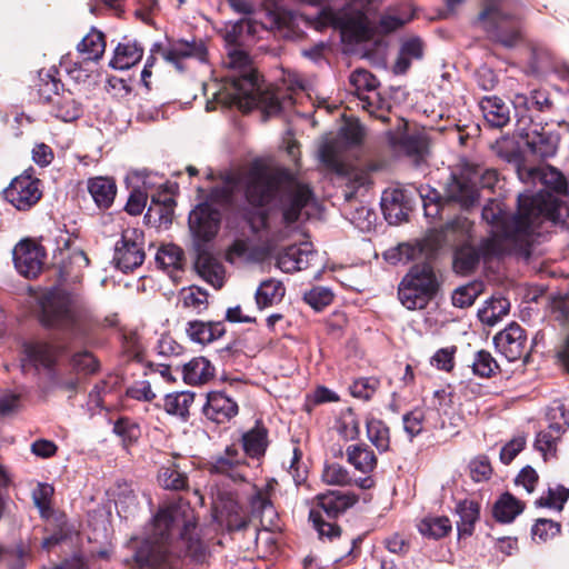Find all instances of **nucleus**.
Instances as JSON below:
<instances>
[{
  "label": "nucleus",
  "instance_id": "obj_37",
  "mask_svg": "<svg viewBox=\"0 0 569 569\" xmlns=\"http://www.w3.org/2000/svg\"><path fill=\"white\" fill-rule=\"evenodd\" d=\"M51 112L56 118L64 122H71L81 116L82 109L81 104L71 94H67L57 96L52 100Z\"/></svg>",
  "mask_w": 569,
  "mask_h": 569
},
{
  "label": "nucleus",
  "instance_id": "obj_29",
  "mask_svg": "<svg viewBox=\"0 0 569 569\" xmlns=\"http://www.w3.org/2000/svg\"><path fill=\"white\" fill-rule=\"evenodd\" d=\"M143 49L137 42L119 43L114 50L110 67L118 70H127L139 62L142 58Z\"/></svg>",
  "mask_w": 569,
  "mask_h": 569
},
{
  "label": "nucleus",
  "instance_id": "obj_28",
  "mask_svg": "<svg viewBox=\"0 0 569 569\" xmlns=\"http://www.w3.org/2000/svg\"><path fill=\"white\" fill-rule=\"evenodd\" d=\"M480 109L487 122L501 128L509 121V108L498 97H485L480 101Z\"/></svg>",
  "mask_w": 569,
  "mask_h": 569
},
{
  "label": "nucleus",
  "instance_id": "obj_24",
  "mask_svg": "<svg viewBox=\"0 0 569 569\" xmlns=\"http://www.w3.org/2000/svg\"><path fill=\"white\" fill-rule=\"evenodd\" d=\"M87 188L97 207L100 209L111 207L117 193V186L113 179L108 177L90 178Z\"/></svg>",
  "mask_w": 569,
  "mask_h": 569
},
{
  "label": "nucleus",
  "instance_id": "obj_49",
  "mask_svg": "<svg viewBox=\"0 0 569 569\" xmlns=\"http://www.w3.org/2000/svg\"><path fill=\"white\" fill-rule=\"evenodd\" d=\"M159 482L166 489L182 490L187 487V476L174 465L162 467L159 472Z\"/></svg>",
  "mask_w": 569,
  "mask_h": 569
},
{
  "label": "nucleus",
  "instance_id": "obj_36",
  "mask_svg": "<svg viewBox=\"0 0 569 569\" xmlns=\"http://www.w3.org/2000/svg\"><path fill=\"white\" fill-rule=\"evenodd\" d=\"M510 303L506 298L493 297L478 311V317L482 323L495 326L508 315Z\"/></svg>",
  "mask_w": 569,
  "mask_h": 569
},
{
  "label": "nucleus",
  "instance_id": "obj_40",
  "mask_svg": "<svg viewBox=\"0 0 569 569\" xmlns=\"http://www.w3.org/2000/svg\"><path fill=\"white\" fill-rule=\"evenodd\" d=\"M77 49L86 60H99L106 49L103 33L92 30L79 42Z\"/></svg>",
  "mask_w": 569,
  "mask_h": 569
},
{
  "label": "nucleus",
  "instance_id": "obj_59",
  "mask_svg": "<svg viewBox=\"0 0 569 569\" xmlns=\"http://www.w3.org/2000/svg\"><path fill=\"white\" fill-rule=\"evenodd\" d=\"M379 380L373 377L359 378L350 386V392L353 397L368 400L376 392Z\"/></svg>",
  "mask_w": 569,
  "mask_h": 569
},
{
  "label": "nucleus",
  "instance_id": "obj_32",
  "mask_svg": "<svg viewBox=\"0 0 569 569\" xmlns=\"http://www.w3.org/2000/svg\"><path fill=\"white\" fill-rule=\"evenodd\" d=\"M214 376V367L203 357L190 360L183 367V379L189 385L206 383Z\"/></svg>",
  "mask_w": 569,
  "mask_h": 569
},
{
  "label": "nucleus",
  "instance_id": "obj_56",
  "mask_svg": "<svg viewBox=\"0 0 569 569\" xmlns=\"http://www.w3.org/2000/svg\"><path fill=\"white\" fill-rule=\"evenodd\" d=\"M227 261L230 263L248 262L253 259L250 242L244 239H237L229 247L227 254Z\"/></svg>",
  "mask_w": 569,
  "mask_h": 569
},
{
  "label": "nucleus",
  "instance_id": "obj_9",
  "mask_svg": "<svg viewBox=\"0 0 569 569\" xmlns=\"http://www.w3.org/2000/svg\"><path fill=\"white\" fill-rule=\"evenodd\" d=\"M363 0H350L341 10L325 8L319 12L316 28L322 29L328 26L340 29L343 33L350 34L355 40L368 39L372 36L373 27L363 10Z\"/></svg>",
  "mask_w": 569,
  "mask_h": 569
},
{
  "label": "nucleus",
  "instance_id": "obj_10",
  "mask_svg": "<svg viewBox=\"0 0 569 569\" xmlns=\"http://www.w3.org/2000/svg\"><path fill=\"white\" fill-rule=\"evenodd\" d=\"M365 138V128L358 121L346 123L337 137L326 139L318 151L323 166L335 172L345 171L343 153L349 147L358 146Z\"/></svg>",
  "mask_w": 569,
  "mask_h": 569
},
{
  "label": "nucleus",
  "instance_id": "obj_53",
  "mask_svg": "<svg viewBox=\"0 0 569 569\" xmlns=\"http://www.w3.org/2000/svg\"><path fill=\"white\" fill-rule=\"evenodd\" d=\"M560 532V525L549 519H538L531 529L532 539L539 542H546Z\"/></svg>",
  "mask_w": 569,
  "mask_h": 569
},
{
  "label": "nucleus",
  "instance_id": "obj_22",
  "mask_svg": "<svg viewBox=\"0 0 569 569\" xmlns=\"http://www.w3.org/2000/svg\"><path fill=\"white\" fill-rule=\"evenodd\" d=\"M317 501V506L328 518H337L347 509L351 508L358 501V497L351 492L330 490L318 495Z\"/></svg>",
  "mask_w": 569,
  "mask_h": 569
},
{
  "label": "nucleus",
  "instance_id": "obj_12",
  "mask_svg": "<svg viewBox=\"0 0 569 569\" xmlns=\"http://www.w3.org/2000/svg\"><path fill=\"white\" fill-rule=\"evenodd\" d=\"M4 199L19 211H28L42 197L41 181L24 171L3 190Z\"/></svg>",
  "mask_w": 569,
  "mask_h": 569
},
{
  "label": "nucleus",
  "instance_id": "obj_58",
  "mask_svg": "<svg viewBox=\"0 0 569 569\" xmlns=\"http://www.w3.org/2000/svg\"><path fill=\"white\" fill-rule=\"evenodd\" d=\"M497 369L498 363L488 351L481 350L476 353L472 363V370L475 375L488 378L493 375Z\"/></svg>",
  "mask_w": 569,
  "mask_h": 569
},
{
  "label": "nucleus",
  "instance_id": "obj_20",
  "mask_svg": "<svg viewBox=\"0 0 569 569\" xmlns=\"http://www.w3.org/2000/svg\"><path fill=\"white\" fill-rule=\"evenodd\" d=\"M313 258L312 244L302 242L299 246H290L280 252L277 258V266L283 272L300 271L308 268Z\"/></svg>",
  "mask_w": 569,
  "mask_h": 569
},
{
  "label": "nucleus",
  "instance_id": "obj_43",
  "mask_svg": "<svg viewBox=\"0 0 569 569\" xmlns=\"http://www.w3.org/2000/svg\"><path fill=\"white\" fill-rule=\"evenodd\" d=\"M359 106L370 116L386 122L389 120V106L385 99L375 90L359 97Z\"/></svg>",
  "mask_w": 569,
  "mask_h": 569
},
{
  "label": "nucleus",
  "instance_id": "obj_13",
  "mask_svg": "<svg viewBox=\"0 0 569 569\" xmlns=\"http://www.w3.org/2000/svg\"><path fill=\"white\" fill-rule=\"evenodd\" d=\"M143 233L134 228L123 230L116 243L113 261L118 269L129 272L144 261Z\"/></svg>",
  "mask_w": 569,
  "mask_h": 569
},
{
  "label": "nucleus",
  "instance_id": "obj_57",
  "mask_svg": "<svg viewBox=\"0 0 569 569\" xmlns=\"http://www.w3.org/2000/svg\"><path fill=\"white\" fill-rule=\"evenodd\" d=\"M309 519L312 521L313 528L318 531L321 539L327 538L331 541L340 536V528L332 522L323 520L318 510L311 509Z\"/></svg>",
  "mask_w": 569,
  "mask_h": 569
},
{
  "label": "nucleus",
  "instance_id": "obj_26",
  "mask_svg": "<svg viewBox=\"0 0 569 569\" xmlns=\"http://www.w3.org/2000/svg\"><path fill=\"white\" fill-rule=\"evenodd\" d=\"M346 456L347 461L361 473H371L377 467L375 452L365 443L348 446Z\"/></svg>",
  "mask_w": 569,
  "mask_h": 569
},
{
  "label": "nucleus",
  "instance_id": "obj_19",
  "mask_svg": "<svg viewBox=\"0 0 569 569\" xmlns=\"http://www.w3.org/2000/svg\"><path fill=\"white\" fill-rule=\"evenodd\" d=\"M203 413L216 423H226L238 413V405L224 392L211 391L207 395Z\"/></svg>",
  "mask_w": 569,
  "mask_h": 569
},
{
  "label": "nucleus",
  "instance_id": "obj_38",
  "mask_svg": "<svg viewBox=\"0 0 569 569\" xmlns=\"http://www.w3.org/2000/svg\"><path fill=\"white\" fill-rule=\"evenodd\" d=\"M379 168L380 166L375 162H367L355 167H348L345 162V171L337 173L346 176L352 188H360L371 183V174L378 171Z\"/></svg>",
  "mask_w": 569,
  "mask_h": 569
},
{
  "label": "nucleus",
  "instance_id": "obj_64",
  "mask_svg": "<svg viewBox=\"0 0 569 569\" xmlns=\"http://www.w3.org/2000/svg\"><path fill=\"white\" fill-rule=\"evenodd\" d=\"M551 67V54L546 49H533L528 72L538 76Z\"/></svg>",
  "mask_w": 569,
  "mask_h": 569
},
{
  "label": "nucleus",
  "instance_id": "obj_5",
  "mask_svg": "<svg viewBox=\"0 0 569 569\" xmlns=\"http://www.w3.org/2000/svg\"><path fill=\"white\" fill-rule=\"evenodd\" d=\"M40 321L44 327L72 332L81 331L86 317L84 301L78 290L54 287L38 299Z\"/></svg>",
  "mask_w": 569,
  "mask_h": 569
},
{
  "label": "nucleus",
  "instance_id": "obj_30",
  "mask_svg": "<svg viewBox=\"0 0 569 569\" xmlns=\"http://www.w3.org/2000/svg\"><path fill=\"white\" fill-rule=\"evenodd\" d=\"M244 452L251 458H260L268 447V430L257 422L256 426L242 436Z\"/></svg>",
  "mask_w": 569,
  "mask_h": 569
},
{
  "label": "nucleus",
  "instance_id": "obj_15",
  "mask_svg": "<svg viewBox=\"0 0 569 569\" xmlns=\"http://www.w3.org/2000/svg\"><path fill=\"white\" fill-rule=\"evenodd\" d=\"M17 271L26 278H36L43 267V248L30 239L21 240L12 251Z\"/></svg>",
  "mask_w": 569,
  "mask_h": 569
},
{
  "label": "nucleus",
  "instance_id": "obj_18",
  "mask_svg": "<svg viewBox=\"0 0 569 569\" xmlns=\"http://www.w3.org/2000/svg\"><path fill=\"white\" fill-rule=\"evenodd\" d=\"M162 57L181 71L184 69V61L188 59L204 62L207 59V48L202 41L193 40L189 42L179 40L170 43L169 47L162 51Z\"/></svg>",
  "mask_w": 569,
  "mask_h": 569
},
{
  "label": "nucleus",
  "instance_id": "obj_16",
  "mask_svg": "<svg viewBox=\"0 0 569 569\" xmlns=\"http://www.w3.org/2000/svg\"><path fill=\"white\" fill-rule=\"evenodd\" d=\"M387 140L391 149L398 153L420 157L427 149V138L420 131H409L408 123L400 120L395 130H389Z\"/></svg>",
  "mask_w": 569,
  "mask_h": 569
},
{
  "label": "nucleus",
  "instance_id": "obj_63",
  "mask_svg": "<svg viewBox=\"0 0 569 569\" xmlns=\"http://www.w3.org/2000/svg\"><path fill=\"white\" fill-rule=\"evenodd\" d=\"M73 369L86 375L94 373L98 370V361L89 351H79L71 359Z\"/></svg>",
  "mask_w": 569,
  "mask_h": 569
},
{
  "label": "nucleus",
  "instance_id": "obj_17",
  "mask_svg": "<svg viewBox=\"0 0 569 569\" xmlns=\"http://www.w3.org/2000/svg\"><path fill=\"white\" fill-rule=\"evenodd\" d=\"M516 114L520 121H532L535 113L549 112L553 109V101L550 93L545 89H536L530 94L516 93L512 98Z\"/></svg>",
  "mask_w": 569,
  "mask_h": 569
},
{
  "label": "nucleus",
  "instance_id": "obj_25",
  "mask_svg": "<svg viewBox=\"0 0 569 569\" xmlns=\"http://www.w3.org/2000/svg\"><path fill=\"white\" fill-rule=\"evenodd\" d=\"M24 356L26 357L22 360V368H26V362L32 365L36 368H50L56 360L57 352L51 345L36 341L24 345Z\"/></svg>",
  "mask_w": 569,
  "mask_h": 569
},
{
  "label": "nucleus",
  "instance_id": "obj_4",
  "mask_svg": "<svg viewBox=\"0 0 569 569\" xmlns=\"http://www.w3.org/2000/svg\"><path fill=\"white\" fill-rule=\"evenodd\" d=\"M223 63L230 70V74L227 76V93L223 98L226 103L237 106L244 112L254 107L263 109L269 116L280 111L281 104L278 98L263 89L252 68L251 59L243 49L231 46Z\"/></svg>",
  "mask_w": 569,
  "mask_h": 569
},
{
  "label": "nucleus",
  "instance_id": "obj_6",
  "mask_svg": "<svg viewBox=\"0 0 569 569\" xmlns=\"http://www.w3.org/2000/svg\"><path fill=\"white\" fill-rule=\"evenodd\" d=\"M513 0H485L476 23L505 47H515L521 39L522 20L511 8Z\"/></svg>",
  "mask_w": 569,
  "mask_h": 569
},
{
  "label": "nucleus",
  "instance_id": "obj_48",
  "mask_svg": "<svg viewBox=\"0 0 569 569\" xmlns=\"http://www.w3.org/2000/svg\"><path fill=\"white\" fill-rule=\"evenodd\" d=\"M350 86L355 89L358 98L375 91L379 84L377 78L365 69L355 70L349 78Z\"/></svg>",
  "mask_w": 569,
  "mask_h": 569
},
{
  "label": "nucleus",
  "instance_id": "obj_54",
  "mask_svg": "<svg viewBox=\"0 0 569 569\" xmlns=\"http://www.w3.org/2000/svg\"><path fill=\"white\" fill-rule=\"evenodd\" d=\"M480 293V286L478 283H469L457 288L451 297L452 305L458 308H467L473 305L475 300Z\"/></svg>",
  "mask_w": 569,
  "mask_h": 569
},
{
  "label": "nucleus",
  "instance_id": "obj_23",
  "mask_svg": "<svg viewBox=\"0 0 569 569\" xmlns=\"http://www.w3.org/2000/svg\"><path fill=\"white\" fill-rule=\"evenodd\" d=\"M526 146L531 154L538 158H550L555 156L558 147V138L556 134L541 129H532L525 133Z\"/></svg>",
  "mask_w": 569,
  "mask_h": 569
},
{
  "label": "nucleus",
  "instance_id": "obj_14",
  "mask_svg": "<svg viewBox=\"0 0 569 569\" xmlns=\"http://www.w3.org/2000/svg\"><path fill=\"white\" fill-rule=\"evenodd\" d=\"M493 342L496 349L508 361H516L529 356L528 338L525 329L517 322L510 323L498 332Z\"/></svg>",
  "mask_w": 569,
  "mask_h": 569
},
{
  "label": "nucleus",
  "instance_id": "obj_11",
  "mask_svg": "<svg viewBox=\"0 0 569 569\" xmlns=\"http://www.w3.org/2000/svg\"><path fill=\"white\" fill-rule=\"evenodd\" d=\"M499 153L508 162L517 166V172L521 180L532 182L539 180L541 184L550 188L556 192H566L567 181L563 174L556 168L550 166L526 168L522 166V158L520 152L515 148L510 149L506 153L502 151Z\"/></svg>",
  "mask_w": 569,
  "mask_h": 569
},
{
  "label": "nucleus",
  "instance_id": "obj_21",
  "mask_svg": "<svg viewBox=\"0 0 569 569\" xmlns=\"http://www.w3.org/2000/svg\"><path fill=\"white\" fill-rule=\"evenodd\" d=\"M381 209L390 224H398L407 219L409 203L400 189L385 190L381 197Z\"/></svg>",
  "mask_w": 569,
  "mask_h": 569
},
{
  "label": "nucleus",
  "instance_id": "obj_44",
  "mask_svg": "<svg viewBox=\"0 0 569 569\" xmlns=\"http://www.w3.org/2000/svg\"><path fill=\"white\" fill-rule=\"evenodd\" d=\"M367 437L370 442L380 451L385 452L390 446L389 428L379 419L367 420Z\"/></svg>",
  "mask_w": 569,
  "mask_h": 569
},
{
  "label": "nucleus",
  "instance_id": "obj_41",
  "mask_svg": "<svg viewBox=\"0 0 569 569\" xmlns=\"http://www.w3.org/2000/svg\"><path fill=\"white\" fill-rule=\"evenodd\" d=\"M422 57V43L417 38H411L406 40L399 51V56L393 66V71L396 73H405L410 64L412 59H419Z\"/></svg>",
  "mask_w": 569,
  "mask_h": 569
},
{
  "label": "nucleus",
  "instance_id": "obj_60",
  "mask_svg": "<svg viewBox=\"0 0 569 569\" xmlns=\"http://www.w3.org/2000/svg\"><path fill=\"white\" fill-rule=\"evenodd\" d=\"M332 292L323 287H317L306 292L303 300L315 310H321L332 301Z\"/></svg>",
  "mask_w": 569,
  "mask_h": 569
},
{
  "label": "nucleus",
  "instance_id": "obj_1",
  "mask_svg": "<svg viewBox=\"0 0 569 569\" xmlns=\"http://www.w3.org/2000/svg\"><path fill=\"white\" fill-rule=\"evenodd\" d=\"M238 189L244 190L248 207L242 216L249 221L251 228L258 231L267 224L268 213L266 207L279 194L282 220L287 227L299 220L302 209L309 203L312 192L307 184L298 181L283 183L281 177L271 170L253 166L241 178L228 174L222 186L214 187L209 201L198 204L189 214V228L194 238L197 251L196 268L199 274L212 287L220 289L224 282L222 264L206 249L220 226V211L213 203L231 207L233 193Z\"/></svg>",
  "mask_w": 569,
  "mask_h": 569
},
{
  "label": "nucleus",
  "instance_id": "obj_35",
  "mask_svg": "<svg viewBox=\"0 0 569 569\" xmlns=\"http://www.w3.org/2000/svg\"><path fill=\"white\" fill-rule=\"evenodd\" d=\"M457 512L459 515V521L457 528L460 536H470L473 531L475 523L479 519L480 507L479 503L473 500H463L458 503Z\"/></svg>",
  "mask_w": 569,
  "mask_h": 569
},
{
  "label": "nucleus",
  "instance_id": "obj_8",
  "mask_svg": "<svg viewBox=\"0 0 569 569\" xmlns=\"http://www.w3.org/2000/svg\"><path fill=\"white\" fill-rule=\"evenodd\" d=\"M439 281L428 262L412 266L399 284L398 296L408 310L423 309L436 296Z\"/></svg>",
  "mask_w": 569,
  "mask_h": 569
},
{
  "label": "nucleus",
  "instance_id": "obj_7",
  "mask_svg": "<svg viewBox=\"0 0 569 569\" xmlns=\"http://www.w3.org/2000/svg\"><path fill=\"white\" fill-rule=\"evenodd\" d=\"M498 181L499 173L495 168L470 162L465 166L459 176H450L445 193L449 200L456 201L462 208L468 209L478 200L477 183L482 188L493 189Z\"/></svg>",
  "mask_w": 569,
  "mask_h": 569
},
{
  "label": "nucleus",
  "instance_id": "obj_52",
  "mask_svg": "<svg viewBox=\"0 0 569 569\" xmlns=\"http://www.w3.org/2000/svg\"><path fill=\"white\" fill-rule=\"evenodd\" d=\"M321 479L330 486H347L352 482L349 471L336 462L325 465Z\"/></svg>",
  "mask_w": 569,
  "mask_h": 569
},
{
  "label": "nucleus",
  "instance_id": "obj_46",
  "mask_svg": "<svg viewBox=\"0 0 569 569\" xmlns=\"http://www.w3.org/2000/svg\"><path fill=\"white\" fill-rule=\"evenodd\" d=\"M338 433L346 440H353L359 436V420L351 408L343 409L336 422Z\"/></svg>",
  "mask_w": 569,
  "mask_h": 569
},
{
  "label": "nucleus",
  "instance_id": "obj_50",
  "mask_svg": "<svg viewBox=\"0 0 569 569\" xmlns=\"http://www.w3.org/2000/svg\"><path fill=\"white\" fill-rule=\"evenodd\" d=\"M241 459L242 457L234 446L227 447L224 453L217 457L211 463V471L217 473H228L233 477L230 472L236 466H238Z\"/></svg>",
  "mask_w": 569,
  "mask_h": 569
},
{
  "label": "nucleus",
  "instance_id": "obj_62",
  "mask_svg": "<svg viewBox=\"0 0 569 569\" xmlns=\"http://www.w3.org/2000/svg\"><path fill=\"white\" fill-rule=\"evenodd\" d=\"M547 418L552 428L565 432L569 428V410L562 403H555L548 410Z\"/></svg>",
  "mask_w": 569,
  "mask_h": 569
},
{
  "label": "nucleus",
  "instance_id": "obj_34",
  "mask_svg": "<svg viewBox=\"0 0 569 569\" xmlns=\"http://www.w3.org/2000/svg\"><path fill=\"white\" fill-rule=\"evenodd\" d=\"M473 223L466 217H457L448 222L442 230L443 242L449 246H456L465 242L471 237Z\"/></svg>",
  "mask_w": 569,
  "mask_h": 569
},
{
  "label": "nucleus",
  "instance_id": "obj_51",
  "mask_svg": "<svg viewBox=\"0 0 569 569\" xmlns=\"http://www.w3.org/2000/svg\"><path fill=\"white\" fill-rule=\"evenodd\" d=\"M180 300L184 308L200 312L207 308L208 295L201 288L192 286L187 289H182Z\"/></svg>",
  "mask_w": 569,
  "mask_h": 569
},
{
  "label": "nucleus",
  "instance_id": "obj_27",
  "mask_svg": "<svg viewBox=\"0 0 569 569\" xmlns=\"http://www.w3.org/2000/svg\"><path fill=\"white\" fill-rule=\"evenodd\" d=\"M224 333V325L222 322H203L194 320L188 322L187 335L189 338L198 343H210Z\"/></svg>",
  "mask_w": 569,
  "mask_h": 569
},
{
  "label": "nucleus",
  "instance_id": "obj_3",
  "mask_svg": "<svg viewBox=\"0 0 569 569\" xmlns=\"http://www.w3.org/2000/svg\"><path fill=\"white\" fill-rule=\"evenodd\" d=\"M134 549L133 560L140 569H184L187 562L202 565L210 556L197 532L193 511L182 500L158 511L150 537Z\"/></svg>",
  "mask_w": 569,
  "mask_h": 569
},
{
  "label": "nucleus",
  "instance_id": "obj_33",
  "mask_svg": "<svg viewBox=\"0 0 569 569\" xmlns=\"http://www.w3.org/2000/svg\"><path fill=\"white\" fill-rule=\"evenodd\" d=\"M523 511V503L509 492H505L493 506V516L497 521L509 523Z\"/></svg>",
  "mask_w": 569,
  "mask_h": 569
},
{
  "label": "nucleus",
  "instance_id": "obj_45",
  "mask_svg": "<svg viewBox=\"0 0 569 569\" xmlns=\"http://www.w3.org/2000/svg\"><path fill=\"white\" fill-rule=\"evenodd\" d=\"M182 250L176 244L162 246L157 254L156 262L163 270H179L182 267Z\"/></svg>",
  "mask_w": 569,
  "mask_h": 569
},
{
  "label": "nucleus",
  "instance_id": "obj_39",
  "mask_svg": "<svg viewBox=\"0 0 569 569\" xmlns=\"http://www.w3.org/2000/svg\"><path fill=\"white\" fill-rule=\"evenodd\" d=\"M194 400V393L180 391L168 393L163 399V408L169 415L187 418Z\"/></svg>",
  "mask_w": 569,
  "mask_h": 569
},
{
  "label": "nucleus",
  "instance_id": "obj_61",
  "mask_svg": "<svg viewBox=\"0 0 569 569\" xmlns=\"http://www.w3.org/2000/svg\"><path fill=\"white\" fill-rule=\"evenodd\" d=\"M114 432L122 439L126 446L132 445L140 437V429L138 425L129 419H119L113 427Z\"/></svg>",
  "mask_w": 569,
  "mask_h": 569
},
{
  "label": "nucleus",
  "instance_id": "obj_42",
  "mask_svg": "<svg viewBox=\"0 0 569 569\" xmlns=\"http://www.w3.org/2000/svg\"><path fill=\"white\" fill-rule=\"evenodd\" d=\"M563 435L560 429L552 428L548 425L546 430H541L536 438L535 448L542 455L545 459L555 457L557 452V445Z\"/></svg>",
  "mask_w": 569,
  "mask_h": 569
},
{
  "label": "nucleus",
  "instance_id": "obj_2",
  "mask_svg": "<svg viewBox=\"0 0 569 569\" xmlns=\"http://www.w3.org/2000/svg\"><path fill=\"white\" fill-rule=\"evenodd\" d=\"M481 218L488 226V236L477 250L461 246L455 252L453 269L468 274L476 269L480 257L493 258L528 250L532 237L545 220L569 228V208L548 191L523 192L518 196V208L509 213L498 199H490L481 210Z\"/></svg>",
  "mask_w": 569,
  "mask_h": 569
},
{
  "label": "nucleus",
  "instance_id": "obj_55",
  "mask_svg": "<svg viewBox=\"0 0 569 569\" xmlns=\"http://www.w3.org/2000/svg\"><path fill=\"white\" fill-rule=\"evenodd\" d=\"M569 498V489L559 486L555 489H548L546 495H542L537 501L538 507H548L553 509H562L563 503Z\"/></svg>",
  "mask_w": 569,
  "mask_h": 569
},
{
  "label": "nucleus",
  "instance_id": "obj_31",
  "mask_svg": "<svg viewBox=\"0 0 569 569\" xmlns=\"http://www.w3.org/2000/svg\"><path fill=\"white\" fill-rule=\"evenodd\" d=\"M286 293L283 283L276 279H268L260 283L256 291V303L260 310L279 303Z\"/></svg>",
  "mask_w": 569,
  "mask_h": 569
},
{
  "label": "nucleus",
  "instance_id": "obj_47",
  "mask_svg": "<svg viewBox=\"0 0 569 569\" xmlns=\"http://www.w3.org/2000/svg\"><path fill=\"white\" fill-rule=\"evenodd\" d=\"M451 530V522L447 517H430L425 518L419 523V531L421 535L439 539L445 537Z\"/></svg>",
  "mask_w": 569,
  "mask_h": 569
}]
</instances>
